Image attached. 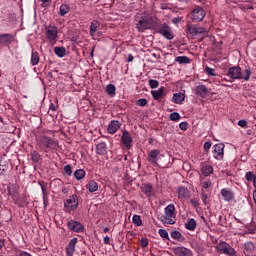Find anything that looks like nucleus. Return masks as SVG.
<instances>
[{
    "instance_id": "1",
    "label": "nucleus",
    "mask_w": 256,
    "mask_h": 256,
    "mask_svg": "<svg viewBox=\"0 0 256 256\" xmlns=\"http://www.w3.org/2000/svg\"><path fill=\"white\" fill-rule=\"evenodd\" d=\"M158 24L159 18H157L156 16L144 14L136 23V29L139 33H145V31L149 29H155Z\"/></svg>"
},
{
    "instance_id": "2",
    "label": "nucleus",
    "mask_w": 256,
    "mask_h": 256,
    "mask_svg": "<svg viewBox=\"0 0 256 256\" xmlns=\"http://www.w3.org/2000/svg\"><path fill=\"white\" fill-rule=\"evenodd\" d=\"M227 75L232 80L243 79L244 81H249V79H251V68H246L242 71L241 67L232 66L228 68Z\"/></svg>"
},
{
    "instance_id": "3",
    "label": "nucleus",
    "mask_w": 256,
    "mask_h": 256,
    "mask_svg": "<svg viewBox=\"0 0 256 256\" xmlns=\"http://www.w3.org/2000/svg\"><path fill=\"white\" fill-rule=\"evenodd\" d=\"M38 146L44 153H49V151H55L59 147V142L49 136H41L38 140Z\"/></svg>"
},
{
    "instance_id": "4",
    "label": "nucleus",
    "mask_w": 256,
    "mask_h": 256,
    "mask_svg": "<svg viewBox=\"0 0 256 256\" xmlns=\"http://www.w3.org/2000/svg\"><path fill=\"white\" fill-rule=\"evenodd\" d=\"M173 217H175V205L169 204L165 208V215L160 217V221L166 225H175V220H173Z\"/></svg>"
},
{
    "instance_id": "5",
    "label": "nucleus",
    "mask_w": 256,
    "mask_h": 256,
    "mask_svg": "<svg viewBox=\"0 0 256 256\" xmlns=\"http://www.w3.org/2000/svg\"><path fill=\"white\" fill-rule=\"evenodd\" d=\"M161 157H163V155H161V151L158 149L151 150L148 153L149 163H151L152 165H158V167H161V165H163Z\"/></svg>"
},
{
    "instance_id": "6",
    "label": "nucleus",
    "mask_w": 256,
    "mask_h": 256,
    "mask_svg": "<svg viewBox=\"0 0 256 256\" xmlns=\"http://www.w3.org/2000/svg\"><path fill=\"white\" fill-rule=\"evenodd\" d=\"M218 253H223L228 256H237L235 248L231 247L227 242H220L217 246Z\"/></svg>"
},
{
    "instance_id": "7",
    "label": "nucleus",
    "mask_w": 256,
    "mask_h": 256,
    "mask_svg": "<svg viewBox=\"0 0 256 256\" xmlns=\"http://www.w3.org/2000/svg\"><path fill=\"white\" fill-rule=\"evenodd\" d=\"M59 31L57 29L56 26H46L45 27V35H46V39L50 42V43H57V35H58Z\"/></svg>"
},
{
    "instance_id": "8",
    "label": "nucleus",
    "mask_w": 256,
    "mask_h": 256,
    "mask_svg": "<svg viewBox=\"0 0 256 256\" xmlns=\"http://www.w3.org/2000/svg\"><path fill=\"white\" fill-rule=\"evenodd\" d=\"M158 33L162 35V37H165V39H168V41H171L174 39L173 30L167 25V23H163L159 29Z\"/></svg>"
},
{
    "instance_id": "9",
    "label": "nucleus",
    "mask_w": 256,
    "mask_h": 256,
    "mask_svg": "<svg viewBox=\"0 0 256 256\" xmlns=\"http://www.w3.org/2000/svg\"><path fill=\"white\" fill-rule=\"evenodd\" d=\"M64 206L66 209H69L70 211H75L79 207V198L77 197V194H73L70 196L65 202Z\"/></svg>"
},
{
    "instance_id": "10",
    "label": "nucleus",
    "mask_w": 256,
    "mask_h": 256,
    "mask_svg": "<svg viewBox=\"0 0 256 256\" xmlns=\"http://www.w3.org/2000/svg\"><path fill=\"white\" fill-rule=\"evenodd\" d=\"M67 227L70 231H74V233H83L85 231V226H83L81 222L75 220L68 221Z\"/></svg>"
},
{
    "instance_id": "11",
    "label": "nucleus",
    "mask_w": 256,
    "mask_h": 256,
    "mask_svg": "<svg viewBox=\"0 0 256 256\" xmlns=\"http://www.w3.org/2000/svg\"><path fill=\"white\" fill-rule=\"evenodd\" d=\"M191 19L194 21V23H200V21L205 19V10L198 6L193 10Z\"/></svg>"
},
{
    "instance_id": "12",
    "label": "nucleus",
    "mask_w": 256,
    "mask_h": 256,
    "mask_svg": "<svg viewBox=\"0 0 256 256\" xmlns=\"http://www.w3.org/2000/svg\"><path fill=\"white\" fill-rule=\"evenodd\" d=\"M224 151H225V144L218 143L214 145V150H213L214 159H218L221 161V159H223V155H225Z\"/></svg>"
},
{
    "instance_id": "13",
    "label": "nucleus",
    "mask_w": 256,
    "mask_h": 256,
    "mask_svg": "<svg viewBox=\"0 0 256 256\" xmlns=\"http://www.w3.org/2000/svg\"><path fill=\"white\" fill-rule=\"evenodd\" d=\"M121 142L126 147V149H131L133 143V137H131V134H129V131L124 130L121 137Z\"/></svg>"
},
{
    "instance_id": "14",
    "label": "nucleus",
    "mask_w": 256,
    "mask_h": 256,
    "mask_svg": "<svg viewBox=\"0 0 256 256\" xmlns=\"http://www.w3.org/2000/svg\"><path fill=\"white\" fill-rule=\"evenodd\" d=\"M14 41L15 35L9 33L0 34V45H11Z\"/></svg>"
},
{
    "instance_id": "15",
    "label": "nucleus",
    "mask_w": 256,
    "mask_h": 256,
    "mask_svg": "<svg viewBox=\"0 0 256 256\" xmlns=\"http://www.w3.org/2000/svg\"><path fill=\"white\" fill-rule=\"evenodd\" d=\"M77 245V238H72L69 241L68 246L66 247V255L67 256H73V253H75V246Z\"/></svg>"
},
{
    "instance_id": "16",
    "label": "nucleus",
    "mask_w": 256,
    "mask_h": 256,
    "mask_svg": "<svg viewBox=\"0 0 256 256\" xmlns=\"http://www.w3.org/2000/svg\"><path fill=\"white\" fill-rule=\"evenodd\" d=\"M196 95H198V97H208L209 95V88H207V86L205 85H199L196 87Z\"/></svg>"
},
{
    "instance_id": "17",
    "label": "nucleus",
    "mask_w": 256,
    "mask_h": 256,
    "mask_svg": "<svg viewBox=\"0 0 256 256\" xmlns=\"http://www.w3.org/2000/svg\"><path fill=\"white\" fill-rule=\"evenodd\" d=\"M173 253L178 256H189L191 255V250L185 247H174Z\"/></svg>"
},
{
    "instance_id": "18",
    "label": "nucleus",
    "mask_w": 256,
    "mask_h": 256,
    "mask_svg": "<svg viewBox=\"0 0 256 256\" xmlns=\"http://www.w3.org/2000/svg\"><path fill=\"white\" fill-rule=\"evenodd\" d=\"M120 127H121V122L117 120H112L108 126V133H110V135H114V133H117V130Z\"/></svg>"
},
{
    "instance_id": "19",
    "label": "nucleus",
    "mask_w": 256,
    "mask_h": 256,
    "mask_svg": "<svg viewBox=\"0 0 256 256\" xmlns=\"http://www.w3.org/2000/svg\"><path fill=\"white\" fill-rule=\"evenodd\" d=\"M221 195L224 199V201H233V199H235V194L233 193V191L229 190V189H222L221 190Z\"/></svg>"
},
{
    "instance_id": "20",
    "label": "nucleus",
    "mask_w": 256,
    "mask_h": 256,
    "mask_svg": "<svg viewBox=\"0 0 256 256\" xmlns=\"http://www.w3.org/2000/svg\"><path fill=\"white\" fill-rule=\"evenodd\" d=\"M165 93V87L161 86L158 90H152L151 95L155 101H159Z\"/></svg>"
},
{
    "instance_id": "21",
    "label": "nucleus",
    "mask_w": 256,
    "mask_h": 256,
    "mask_svg": "<svg viewBox=\"0 0 256 256\" xmlns=\"http://www.w3.org/2000/svg\"><path fill=\"white\" fill-rule=\"evenodd\" d=\"M255 251V244L251 241L244 243V253L247 256H251V254Z\"/></svg>"
},
{
    "instance_id": "22",
    "label": "nucleus",
    "mask_w": 256,
    "mask_h": 256,
    "mask_svg": "<svg viewBox=\"0 0 256 256\" xmlns=\"http://www.w3.org/2000/svg\"><path fill=\"white\" fill-rule=\"evenodd\" d=\"M141 191L146 195V197L150 198L153 193V185L147 183L141 185Z\"/></svg>"
},
{
    "instance_id": "23",
    "label": "nucleus",
    "mask_w": 256,
    "mask_h": 256,
    "mask_svg": "<svg viewBox=\"0 0 256 256\" xmlns=\"http://www.w3.org/2000/svg\"><path fill=\"white\" fill-rule=\"evenodd\" d=\"M97 155H107V144L105 142H100L96 145Z\"/></svg>"
},
{
    "instance_id": "24",
    "label": "nucleus",
    "mask_w": 256,
    "mask_h": 256,
    "mask_svg": "<svg viewBox=\"0 0 256 256\" xmlns=\"http://www.w3.org/2000/svg\"><path fill=\"white\" fill-rule=\"evenodd\" d=\"M172 101L177 105H181L185 101V94L183 92L173 94Z\"/></svg>"
},
{
    "instance_id": "25",
    "label": "nucleus",
    "mask_w": 256,
    "mask_h": 256,
    "mask_svg": "<svg viewBox=\"0 0 256 256\" xmlns=\"http://www.w3.org/2000/svg\"><path fill=\"white\" fill-rule=\"evenodd\" d=\"M189 197H190L189 189H187L186 187L178 188V198L179 199H189Z\"/></svg>"
},
{
    "instance_id": "26",
    "label": "nucleus",
    "mask_w": 256,
    "mask_h": 256,
    "mask_svg": "<svg viewBox=\"0 0 256 256\" xmlns=\"http://www.w3.org/2000/svg\"><path fill=\"white\" fill-rule=\"evenodd\" d=\"M201 173L204 177H209V175L213 173V166L211 165L202 166Z\"/></svg>"
},
{
    "instance_id": "27",
    "label": "nucleus",
    "mask_w": 256,
    "mask_h": 256,
    "mask_svg": "<svg viewBox=\"0 0 256 256\" xmlns=\"http://www.w3.org/2000/svg\"><path fill=\"white\" fill-rule=\"evenodd\" d=\"M71 7L68 4H62L60 6V10L58 12V15H60V17H65L67 13H69Z\"/></svg>"
},
{
    "instance_id": "28",
    "label": "nucleus",
    "mask_w": 256,
    "mask_h": 256,
    "mask_svg": "<svg viewBox=\"0 0 256 256\" xmlns=\"http://www.w3.org/2000/svg\"><path fill=\"white\" fill-rule=\"evenodd\" d=\"M187 31L192 39H195V37H197V27L196 26L187 24Z\"/></svg>"
},
{
    "instance_id": "29",
    "label": "nucleus",
    "mask_w": 256,
    "mask_h": 256,
    "mask_svg": "<svg viewBox=\"0 0 256 256\" xmlns=\"http://www.w3.org/2000/svg\"><path fill=\"white\" fill-rule=\"evenodd\" d=\"M97 29H99V21L93 20L90 25V35L92 37L97 33Z\"/></svg>"
},
{
    "instance_id": "30",
    "label": "nucleus",
    "mask_w": 256,
    "mask_h": 256,
    "mask_svg": "<svg viewBox=\"0 0 256 256\" xmlns=\"http://www.w3.org/2000/svg\"><path fill=\"white\" fill-rule=\"evenodd\" d=\"M30 156H31L33 163H39V161H41V154H39V152H37V150H31Z\"/></svg>"
},
{
    "instance_id": "31",
    "label": "nucleus",
    "mask_w": 256,
    "mask_h": 256,
    "mask_svg": "<svg viewBox=\"0 0 256 256\" xmlns=\"http://www.w3.org/2000/svg\"><path fill=\"white\" fill-rule=\"evenodd\" d=\"M54 53L57 55V57H65L67 49H65V47H55Z\"/></svg>"
},
{
    "instance_id": "32",
    "label": "nucleus",
    "mask_w": 256,
    "mask_h": 256,
    "mask_svg": "<svg viewBox=\"0 0 256 256\" xmlns=\"http://www.w3.org/2000/svg\"><path fill=\"white\" fill-rule=\"evenodd\" d=\"M186 229H188V231H195L196 227H197V221H195V219L191 218L188 223L185 225Z\"/></svg>"
},
{
    "instance_id": "33",
    "label": "nucleus",
    "mask_w": 256,
    "mask_h": 256,
    "mask_svg": "<svg viewBox=\"0 0 256 256\" xmlns=\"http://www.w3.org/2000/svg\"><path fill=\"white\" fill-rule=\"evenodd\" d=\"M99 189V184L95 182V180H91L88 184V190L90 193H95Z\"/></svg>"
},
{
    "instance_id": "34",
    "label": "nucleus",
    "mask_w": 256,
    "mask_h": 256,
    "mask_svg": "<svg viewBox=\"0 0 256 256\" xmlns=\"http://www.w3.org/2000/svg\"><path fill=\"white\" fill-rule=\"evenodd\" d=\"M175 61L180 63V65L191 63V60L187 56H178L175 58Z\"/></svg>"
},
{
    "instance_id": "35",
    "label": "nucleus",
    "mask_w": 256,
    "mask_h": 256,
    "mask_svg": "<svg viewBox=\"0 0 256 256\" xmlns=\"http://www.w3.org/2000/svg\"><path fill=\"white\" fill-rule=\"evenodd\" d=\"M85 170L83 169H78L74 172V177L77 179V181H81L85 177Z\"/></svg>"
},
{
    "instance_id": "36",
    "label": "nucleus",
    "mask_w": 256,
    "mask_h": 256,
    "mask_svg": "<svg viewBox=\"0 0 256 256\" xmlns=\"http://www.w3.org/2000/svg\"><path fill=\"white\" fill-rule=\"evenodd\" d=\"M31 65H39V52H32Z\"/></svg>"
},
{
    "instance_id": "37",
    "label": "nucleus",
    "mask_w": 256,
    "mask_h": 256,
    "mask_svg": "<svg viewBox=\"0 0 256 256\" xmlns=\"http://www.w3.org/2000/svg\"><path fill=\"white\" fill-rule=\"evenodd\" d=\"M132 221L134 225H136V227H141V225H143V221L141 220V216L139 215H134Z\"/></svg>"
},
{
    "instance_id": "38",
    "label": "nucleus",
    "mask_w": 256,
    "mask_h": 256,
    "mask_svg": "<svg viewBox=\"0 0 256 256\" xmlns=\"http://www.w3.org/2000/svg\"><path fill=\"white\" fill-rule=\"evenodd\" d=\"M7 191H8V195H10L13 199L17 197V192H15V186L13 185L8 186Z\"/></svg>"
},
{
    "instance_id": "39",
    "label": "nucleus",
    "mask_w": 256,
    "mask_h": 256,
    "mask_svg": "<svg viewBox=\"0 0 256 256\" xmlns=\"http://www.w3.org/2000/svg\"><path fill=\"white\" fill-rule=\"evenodd\" d=\"M115 90H116V88H115V85H113V84H108L106 86V93L108 95H115Z\"/></svg>"
},
{
    "instance_id": "40",
    "label": "nucleus",
    "mask_w": 256,
    "mask_h": 256,
    "mask_svg": "<svg viewBox=\"0 0 256 256\" xmlns=\"http://www.w3.org/2000/svg\"><path fill=\"white\" fill-rule=\"evenodd\" d=\"M158 233L162 239H169V233L165 229H159Z\"/></svg>"
},
{
    "instance_id": "41",
    "label": "nucleus",
    "mask_w": 256,
    "mask_h": 256,
    "mask_svg": "<svg viewBox=\"0 0 256 256\" xmlns=\"http://www.w3.org/2000/svg\"><path fill=\"white\" fill-rule=\"evenodd\" d=\"M205 71H206L207 75H209V77H215L217 75V74H215V69H213L209 66L205 67Z\"/></svg>"
},
{
    "instance_id": "42",
    "label": "nucleus",
    "mask_w": 256,
    "mask_h": 256,
    "mask_svg": "<svg viewBox=\"0 0 256 256\" xmlns=\"http://www.w3.org/2000/svg\"><path fill=\"white\" fill-rule=\"evenodd\" d=\"M181 119V115L178 112H173L170 114L171 121H179Z\"/></svg>"
},
{
    "instance_id": "43",
    "label": "nucleus",
    "mask_w": 256,
    "mask_h": 256,
    "mask_svg": "<svg viewBox=\"0 0 256 256\" xmlns=\"http://www.w3.org/2000/svg\"><path fill=\"white\" fill-rule=\"evenodd\" d=\"M8 166L3 163V161H0V175H5L7 172Z\"/></svg>"
},
{
    "instance_id": "44",
    "label": "nucleus",
    "mask_w": 256,
    "mask_h": 256,
    "mask_svg": "<svg viewBox=\"0 0 256 256\" xmlns=\"http://www.w3.org/2000/svg\"><path fill=\"white\" fill-rule=\"evenodd\" d=\"M64 173L68 175V177H71V175H73V169L71 168V165L68 164L64 167Z\"/></svg>"
},
{
    "instance_id": "45",
    "label": "nucleus",
    "mask_w": 256,
    "mask_h": 256,
    "mask_svg": "<svg viewBox=\"0 0 256 256\" xmlns=\"http://www.w3.org/2000/svg\"><path fill=\"white\" fill-rule=\"evenodd\" d=\"M246 181H255L256 176L253 174V172H247L245 175Z\"/></svg>"
},
{
    "instance_id": "46",
    "label": "nucleus",
    "mask_w": 256,
    "mask_h": 256,
    "mask_svg": "<svg viewBox=\"0 0 256 256\" xmlns=\"http://www.w3.org/2000/svg\"><path fill=\"white\" fill-rule=\"evenodd\" d=\"M149 86L151 89H157V87H159V81L150 79Z\"/></svg>"
},
{
    "instance_id": "47",
    "label": "nucleus",
    "mask_w": 256,
    "mask_h": 256,
    "mask_svg": "<svg viewBox=\"0 0 256 256\" xmlns=\"http://www.w3.org/2000/svg\"><path fill=\"white\" fill-rule=\"evenodd\" d=\"M209 31L205 27H198L197 28V35H207Z\"/></svg>"
},
{
    "instance_id": "48",
    "label": "nucleus",
    "mask_w": 256,
    "mask_h": 256,
    "mask_svg": "<svg viewBox=\"0 0 256 256\" xmlns=\"http://www.w3.org/2000/svg\"><path fill=\"white\" fill-rule=\"evenodd\" d=\"M171 237H172V239H181V237H183V235L181 234V232L175 230V231L171 232Z\"/></svg>"
},
{
    "instance_id": "49",
    "label": "nucleus",
    "mask_w": 256,
    "mask_h": 256,
    "mask_svg": "<svg viewBox=\"0 0 256 256\" xmlns=\"http://www.w3.org/2000/svg\"><path fill=\"white\" fill-rule=\"evenodd\" d=\"M188 127H189V123L187 122H181L179 124V129H181V131H187Z\"/></svg>"
},
{
    "instance_id": "50",
    "label": "nucleus",
    "mask_w": 256,
    "mask_h": 256,
    "mask_svg": "<svg viewBox=\"0 0 256 256\" xmlns=\"http://www.w3.org/2000/svg\"><path fill=\"white\" fill-rule=\"evenodd\" d=\"M137 105H138L139 107H145V105H147V99H145V98L139 99V100L137 101Z\"/></svg>"
},
{
    "instance_id": "51",
    "label": "nucleus",
    "mask_w": 256,
    "mask_h": 256,
    "mask_svg": "<svg viewBox=\"0 0 256 256\" xmlns=\"http://www.w3.org/2000/svg\"><path fill=\"white\" fill-rule=\"evenodd\" d=\"M190 203H191L192 207H194L195 209H197V207H199V200H197V198L191 199Z\"/></svg>"
},
{
    "instance_id": "52",
    "label": "nucleus",
    "mask_w": 256,
    "mask_h": 256,
    "mask_svg": "<svg viewBox=\"0 0 256 256\" xmlns=\"http://www.w3.org/2000/svg\"><path fill=\"white\" fill-rule=\"evenodd\" d=\"M140 245H141V247H143V248L147 247V245H149V240H148L147 238H142V239L140 240Z\"/></svg>"
},
{
    "instance_id": "53",
    "label": "nucleus",
    "mask_w": 256,
    "mask_h": 256,
    "mask_svg": "<svg viewBox=\"0 0 256 256\" xmlns=\"http://www.w3.org/2000/svg\"><path fill=\"white\" fill-rule=\"evenodd\" d=\"M204 149H205V153H209V150L211 149V142H205Z\"/></svg>"
},
{
    "instance_id": "54",
    "label": "nucleus",
    "mask_w": 256,
    "mask_h": 256,
    "mask_svg": "<svg viewBox=\"0 0 256 256\" xmlns=\"http://www.w3.org/2000/svg\"><path fill=\"white\" fill-rule=\"evenodd\" d=\"M238 125L239 127L247 128V120H239Z\"/></svg>"
},
{
    "instance_id": "55",
    "label": "nucleus",
    "mask_w": 256,
    "mask_h": 256,
    "mask_svg": "<svg viewBox=\"0 0 256 256\" xmlns=\"http://www.w3.org/2000/svg\"><path fill=\"white\" fill-rule=\"evenodd\" d=\"M42 1V7H49L51 5V0H41Z\"/></svg>"
},
{
    "instance_id": "56",
    "label": "nucleus",
    "mask_w": 256,
    "mask_h": 256,
    "mask_svg": "<svg viewBox=\"0 0 256 256\" xmlns=\"http://www.w3.org/2000/svg\"><path fill=\"white\" fill-rule=\"evenodd\" d=\"M39 185L41 186L43 195L46 196L47 195V188L45 187V185H42L41 182H39Z\"/></svg>"
},
{
    "instance_id": "57",
    "label": "nucleus",
    "mask_w": 256,
    "mask_h": 256,
    "mask_svg": "<svg viewBox=\"0 0 256 256\" xmlns=\"http://www.w3.org/2000/svg\"><path fill=\"white\" fill-rule=\"evenodd\" d=\"M209 187H211V181H206L203 183V188L204 189H209Z\"/></svg>"
},
{
    "instance_id": "58",
    "label": "nucleus",
    "mask_w": 256,
    "mask_h": 256,
    "mask_svg": "<svg viewBox=\"0 0 256 256\" xmlns=\"http://www.w3.org/2000/svg\"><path fill=\"white\" fill-rule=\"evenodd\" d=\"M172 23H173L174 25H178V23H181V18H177V17L173 18V19H172Z\"/></svg>"
},
{
    "instance_id": "59",
    "label": "nucleus",
    "mask_w": 256,
    "mask_h": 256,
    "mask_svg": "<svg viewBox=\"0 0 256 256\" xmlns=\"http://www.w3.org/2000/svg\"><path fill=\"white\" fill-rule=\"evenodd\" d=\"M201 199H202V201H203L204 205H207V194L202 193V197H201Z\"/></svg>"
},
{
    "instance_id": "60",
    "label": "nucleus",
    "mask_w": 256,
    "mask_h": 256,
    "mask_svg": "<svg viewBox=\"0 0 256 256\" xmlns=\"http://www.w3.org/2000/svg\"><path fill=\"white\" fill-rule=\"evenodd\" d=\"M111 242V238H109V236L104 237V244L105 245H110Z\"/></svg>"
},
{
    "instance_id": "61",
    "label": "nucleus",
    "mask_w": 256,
    "mask_h": 256,
    "mask_svg": "<svg viewBox=\"0 0 256 256\" xmlns=\"http://www.w3.org/2000/svg\"><path fill=\"white\" fill-rule=\"evenodd\" d=\"M133 59H134V57L131 54H129L128 58H127L128 63H131L133 61Z\"/></svg>"
},
{
    "instance_id": "62",
    "label": "nucleus",
    "mask_w": 256,
    "mask_h": 256,
    "mask_svg": "<svg viewBox=\"0 0 256 256\" xmlns=\"http://www.w3.org/2000/svg\"><path fill=\"white\" fill-rule=\"evenodd\" d=\"M49 109L51 111H56L55 104H50Z\"/></svg>"
},
{
    "instance_id": "63",
    "label": "nucleus",
    "mask_w": 256,
    "mask_h": 256,
    "mask_svg": "<svg viewBox=\"0 0 256 256\" xmlns=\"http://www.w3.org/2000/svg\"><path fill=\"white\" fill-rule=\"evenodd\" d=\"M19 256H32V255L27 252H21Z\"/></svg>"
},
{
    "instance_id": "64",
    "label": "nucleus",
    "mask_w": 256,
    "mask_h": 256,
    "mask_svg": "<svg viewBox=\"0 0 256 256\" xmlns=\"http://www.w3.org/2000/svg\"><path fill=\"white\" fill-rule=\"evenodd\" d=\"M104 233H109V227L104 228Z\"/></svg>"
}]
</instances>
